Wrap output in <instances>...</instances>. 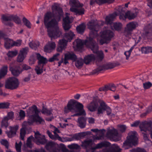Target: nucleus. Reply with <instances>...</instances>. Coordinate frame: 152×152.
Instances as JSON below:
<instances>
[{"label": "nucleus", "mask_w": 152, "mask_h": 152, "mask_svg": "<svg viewBox=\"0 0 152 152\" xmlns=\"http://www.w3.org/2000/svg\"><path fill=\"white\" fill-rule=\"evenodd\" d=\"M88 28L90 31L89 38L85 40V45L90 48L94 53H96L98 50L97 44L94 41L93 39L98 36V31L99 29V26L97 22L93 20H91L87 24Z\"/></svg>", "instance_id": "f257e3e1"}, {"label": "nucleus", "mask_w": 152, "mask_h": 152, "mask_svg": "<svg viewBox=\"0 0 152 152\" xmlns=\"http://www.w3.org/2000/svg\"><path fill=\"white\" fill-rule=\"evenodd\" d=\"M52 14L51 12L47 13L45 15L44 23L48 29V34L52 38H56L62 34L61 31L58 26V22L54 19L51 20Z\"/></svg>", "instance_id": "f03ea898"}, {"label": "nucleus", "mask_w": 152, "mask_h": 152, "mask_svg": "<svg viewBox=\"0 0 152 152\" xmlns=\"http://www.w3.org/2000/svg\"><path fill=\"white\" fill-rule=\"evenodd\" d=\"M40 112V111L35 105L29 108L27 110V114L29 117L28 123L29 124H32L34 122L39 124H43L44 122V120L38 115Z\"/></svg>", "instance_id": "7ed1b4c3"}, {"label": "nucleus", "mask_w": 152, "mask_h": 152, "mask_svg": "<svg viewBox=\"0 0 152 152\" xmlns=\"http://www.w3.org/2000/svg\"><path fill=\"white\" fill-rule=\"evenodd\" d=\"M83 105L74 100H71L68 103L67 107L64 108V111L66 113L69 111L80 112L83 108Z\"/></svg>", "instance_id": "20e7f679"}, {"label": "nucleus", "mask_w": 152, "mask_h": 152, "mask_svg": "<svg viewBox=\"0 0 152 152\" xmlns=\"http://www.w3.org/2000/svg\"><path fill=\"white\" fill-rule=\"evenodd\" d=\"M137 134L135 131L130 132L128 134L127 140L124 143L123 148L128 149L132 145H136L137 143Z\"/></svg>", "instance_id": "39448f33"}, {"label": "nucleus", "mask_w": 152, "mask_h": 152, "mask_svg": "<svg viewBox=\"0 0 152 152\" xmlns=\"http://www.w3.org/2000/svg\"><path fill=\"white\" fill-rule=\"evenodd\" d=\"M92 140H87L82 142V146L86 148H89L92 150L101 148L103 147H107L110 145V143L107 142H102L98 143L94 147H91L93 144Z\"/></svg>", "instance_id": "423d86ee"}, {"label": "nucleus", "mask_w": 152, "mask_h": 152, "mask_svg": "<svg viewBox=\"0 0 152 152\" xmlns=\"http://www.w3.org/2000/svg\"><path fill=\"white\" fill-rule=\"evenodd\" d=\"M113 33L112 31L108 29H105L100 33V36L102 39L100 40L101 45L104 43H108L113 37Z\"/></svg>", "instance_id": "0eeeda50"}, {"label": "nucleus", "mask_w": 152, "mask_h": 152, "mask_svg": "<svg viewBox=\"0 0 152 152\" xmlns=\"http://www.w3.org/2000/svg\"><path fill=\"white\" fill-rule=\"evenodd\" d=\"M72 6L70 9V10L76 13V14L81 15L84 14V10L82 7L83 4L80 3L78 0H72Z\"/></svg>", "instance_id": "6e6552de"}, {"label": "nucleus", "mask_w": 152, "mask_h": 152, "mask_svg": "<svg viewBox=\"0 0 152 152\" xmlns=\"http://www.w3.org/2000/svg\"><path fill=\"white\" fill-rule=\"evenodd\" d=\"M19 83L18 80L16 78H10L7 81L5 87L6 88L13 89L16 88L18 86Z\"/></svg>", "instance_id": "1a4fd4ad"}, {"label": "nucleus", "mask_w": 152, "mask_h": 152, "mask_svg": "<svg viewBox=\"0 0 152 152\" xmlns=\"http://www.w3.org/2000/svg\"><path fill=\"white\" fill-rule=\"evenodd\" d=\"M35 139L34 140V142L38 145L44 144L47 142L45 136L41 134L39 132H35Z\"/></svg>", "instance_id": "9d476101"}, {"label": "nucleus", "mask_w": 152, "mask_h": 152, "mask_svg": "<svg viewBox=\"0 0 152 152\" xmlns=\"http://www.w3.org/2000/svg\"><path fill=\"white\" fill-rule=\"evenodd\" d=\"M137 25V23L134 22H131L127 24L125 31V34L126 36L130 35L131 32L135 29Z\"/></svg>", "instance_id": "9b49d317"}, {"label": "nucleus", "mask_w": 152, "mask_h": 152, "mask_svg": "<svg viewBox=\"0 0 152 152\" xmlns=\"http://www.w3.org/2000/svg\"><path fill=\"white\" fill-rule=\"evenodd\" d=\"M137 15V13L136 12L134 13L131 12L129 11H128L127 12L125 13L124 15L122 14L120 16V19L124 20L126 18H128L129 20L134 19L135 18Z\"/></svg>", "instance_id": "f8f14e48"}, {"label": "nucleus", "mask_w": 152, "mask_h": 152, "mask_svg": "<svg viewBox=\"0 0 152 152\" xmlns=\"http://www.w3.org/2000/svg\"><path fill=\"white\" fill-rule=\"evenodd\" d=\"M66 16L63 19V27L65 31L68 30L71 28L70 24L72 23L73 19L69 18L68 16L69 15L68 13L66 14Z\"/></svg>", "instance_id": "ddd939ff"}, {"label": "nucleus", "mask_w": 152, "mask_h": 152, "mask_svg": "<svg viewBox=\"0 0 152 152\" xmlns=\"http://www.w3.org/2000/svg\"><path fill=\"white\" fill-rule=\"evenodd\" d=\"M83 40L77 39L73 42V47L75 50H79L81 49L84 44H85Z\"/></svg>", "instance_id": "4468645a"}, {"label": "nucleus", "mask_w": 152, "mask_h": 152, "mask_svg": "<svg viewBox=\"0 0 152 152\" xmlns=\"http://www.w3.org/2000/svg\"><path fill=\"white\" fill-rule=\"evenodd\" d=\"M121 149L116 144L112 145L110 148H105L102 150V152H121Z\"/></svg>", "instance_id": "2eb2a0df"}, {"label": "nucleus", "mask_w": 152, "mask_h": 152, "mask_svg": "<svg viewBox=\"0 0 152 152\" xmlns=\"http://www.w3.org/2000/svg\"><path fill=\"white\" fill-rule=\"evenodd\" d=\"M106 136L110 138H113L118 135L117 131L114 128L108 129L106 134Z\"/></svg>", "instance_id": "dca6fc26"}, {"label": "nucleus", "mask_w": 152, "mask_h": 152, "mask_svg": "<svg viewBox=\"0 0 152 152\" xmlns=\"http://www.w3.org/2000/svg\"><path fill=\"white\" fill-rule=\"evenodd\" d=\"M19 126L16 125L13 127H10V131L7 132V134L9 137H12L15 135L17 130L18 129Z\"/></svg>", "instance_id": "f3484780"}, {"label": "nucleus", "mask_w": 152, "mask_h": 152, "mask_svg": "<svg viewBox=\"0 0 152 152\" xmlns=\"http://www.w3.org/2000/svg\"><path fill=\"white\" fill-rule=\"evenodd\" d=\"M35 54L38 60V63L39 65L43 66L44 64H45L47 62V59L41 56L39 53H35Z\"/></svg>", "instance_id": "a211bd4d"}, {"label": "nucleus", "mask_w": 152, "mask_h": 152, "mask_svg": "<svg viewBox=\"0 0 152 152\" xmlns=\"http://www.w3.org/2000/svg\"><path fill=\"white\" fill-rule=\"evenodd\" d=\"M56 47V45L54 42H49L45 47L44 51L45 52L50 53L54 50Z\"/></svg>", "instance_id": "6ab92c4d"}, {"label": "nucleus", "mask_w": 152, "mask_h": 152, "mask_svg": "<svg viewBox=\"0 0 152 152\" xmlns=\"http://www.w3.org/2000/svg\"><path fill=\"white\" fill-rule=\"evenodd\" d=\"M114 67L111 64H108L107 65H103L99 66L94 71V73H96L102 70L107 69H112Z\"/></svg>", "instance_id": "aec40b11"}, {"label": "nucleus", "mask_w": 152, "mask_h": 152, "mask_svg": "<svg viewBox=\"0 0 152 152\" xmlns=\"http://www.w3.org/2000/svg\"><path fill=\"white\" fill-rule=\"evenodd\" d=\"M75 36V34L73 32L70 31L65 33L64 36V39H64L66 41L67 43L68 41H71Z\"/></svg>", "instance_id": "412c9836"}, {"label": "nucleus", "mask_w": 152, "mask_h": 152, "mask_svg": "<svg viewBox=\"0 0 152 152\" xmlns=\"http://www.w3.org/2000/svg\"><path fill=\"white\" fill-rule=\"evenodd\" d=\"M66 41L64 39L59 40L58 47L57 48V51L59 52H61L66 45Z\"/></svg>", "instance_id": "4be33fe9"}, {"label": "nucleus", "mask_w": 152, "mask_h": 152, "mask_svg": "<svg viewBox=\"0 0 152 152\" xmlns=\"http://www.w3.org/2000/svg\"><path fill=\"white\" fill-rule=\"evenodd\" d=\"M56 145L54 142H50L46 144L45 148L50 152H51L53 150H55L56 149Z\"/></svg>", "instance_id": "5701e85b"}, {"label": "nucleus", "mask_w": 152, "mask_h": 152, "mask_svg": "<svg viewBox=\"0 0 152 152\" xmlns=\"http://www.w3.org/2000/svg\"><path fill=\"white\" fill-rule=\"evenodd\" d=\"M100 105L103 107V109L105 110H106L107 115H110L111 116L114 115V114L111 113V109L104 102L102 101L101 102Z\"/></svg>", "instance_id": "b1692460"}, {"label": "nucleus", "mask_w": 152, "mask_h": 152, "mask_svg": "<svg viewBox=\"0 0 152 152\" xmlns=\"http://www.w3.org/2000/svg\"><path fill=\"white\" fill-rule=\"evenodd\" d=\"M96 59V57L93 54L86 56L84 59V62L86 64H89L91 62Z\"/></svg>", "instance_id": "393cba45"}, {"label": "nucleus", "mask_w": 152, "mask_h": 152, "mask_svg": "<svg viewBox=\"0 0 152 152\" xmlns=\"http://www.w3.org/2000/svg\"><path fill=\"white\" fill-rule=\"evenodd\" d=\"M117 15L116 13H114L107 16L105 18V22L107 24H111L115 17Z\"/></svg>", "instance_id": "a878e982"}, {"label": "nucleus", "mask_w": 152, "mask_h": 152, "mask_svg": "<svg viewBox=\"0 0 152 152\" xmlns=\"http://www.w3.org/2000/svg\"><path fill=\"white\" fill-rule=\"evenodd\" d=\"M12 74L14 76H18L22 73V70H21L20 67H18L15 68H11L10 69Z\"/></svg>", "instance_id": "bb28decb"}, {"label": "nucleus", "mask_w": 152, "mask_h": 152, "mask_svg": "<svg viewBox=\"0 0 152 152\" xmlns=\"http://www.w3.org/2000/svg\"><path fill=\"white\" fill-rule=\"evenodd\" d=\"M52 9L53 13H54L56 11V13H57L58 15H59V19L58 21H59L60 19L61 16L63 14V11L61 7H58L56 6H53Z\"/></svg>", "instance_id": "cd10ccee"}, {"label": "nucleus", "mask_w": 152, "mask_h": 152, "mask_svg": "<svg viewBox=\"0 0 152 152\" xmlns=\"http://www.w3.org/2000/svg\"><path fill=\"white\" fill-rule=\"evenodd\" d=\"M86 120L84 117L79 118L78 119V126L81 128H85L86 125Z\"/></svg>", "instance_id": "c85d7f7f"}, {"label": "nucleus", "mask_w": 152, "mask_h": 152, "mask_svg": "<svg viewBox=\"0 0 152 152\" xmlns=\"http://www.w3.org/2000/svg\"><path fill=\"white\" fill-rule=\"evenodd\" d=\"M114 0H91L90 4L91 5L94 4L95 2L99 4H103L107 2L111 3Z\"/></svg>", "instance_id": "c756f323"}, {"label": "nucleus", "mask_w": 152, "mask_h": 152, "mask_svg": "<svg viewBox=\"0 0 152 152\" xmlns=\"http://www.w3.org/2000/svg\"><path fill=\"white\" fill-rule=\"evenodd\" d=\"M65 56L66 58L68 60H71L73 61H75L77 59V56L72 52H68L65 54Z\"/></svg>", "instance_id": "7c9ffc66"}, {"label": "nucleus", "mask_w": 152, "mask_h": 152, "mask_svg": "<svg viewBox=\"0 0 152 152\" xmlns=\"http://www.w3.org/2000/svg\"><path fill=\"white\" fill-rule=\"evenodd\" d=\"M4 46L6 48H8L10 47L13 46V41L9 38H4Z\"/></svg>", "instance_id": "2f4dec72"}, {"label": "nucleus", "mask_w": 152, "mask_h": 152, "mask_svg": "<svg viewBox=\"0 0 152 152\" xmlns=\"http://www.w3.org/2000/svg\"><path fill=\"white\" fill-rule=\"evenodd\" d=\"M97 107V105L94 102H91L87 106L88 109L91 112L95 111Z\"/></svg>", "instance_id": "473e14b6"}, {"label": "nucleus", "mask_w": 152, "mask_h": 152, "mask_svg": "<svg viewBox=\"0 0 152 152\" xmlns=\"http://www.w3.org/2000/svg\"><path fill=\"white\" fill-rule=\"evenodd\" d=\"M7 72V66H3L0 71V79L4 77L6 75Z\"/></svg>", "instance_id": "72a5a7b5"}, {"label": "nucleus", "mask_w": 152, "mask_h": 152, "mask_svg": "<svg viewBox=\"0 0 152 152\" xmlns=\"http://www.w3.org/2000/svg\"><path fill=\"white\" fill-rule=\"evenodd\" d=\"M86 28V25L84 23L80 24L76 28L77 32L80 34H82Z\"/></svg>", "instance_id": "f704fd0d"}, {"label": "nucleus", "mask_w": 152, "mask_h": 152, "mask_svg": "<svg viewBox=\"0 0 152 152\" xmlns=\"http://www.w3.org/2000/svg\"><path fill=\"white\" fill-rule=\"evenodd\" d=\"M95 53L96 54V59L98 61H101L104 58V54L102 51H98Z\"/></svg>", "instance_id": "c9c22d12"}, {"label": "nucleus", "mask_w": 152, "mask_h": 152, "mask_svg": "<svg viewBox=\"0 0 152 152\" xmlns=\"http://www.w3.org/2000/svg\"><path fill=\"white\" fill-rule=\"evenodd\" d=\"M84 62L82 58H79L75 60V65L77 68H80L83 66Z\"/></svg>", "instance_id": "e433bc0d"}, {"label": "nucleus", "mask_w": 152, "mask_h": 152, "mask_svg": "<svg viewBox=\"0 0 152 152\" xmlns=\"http://www.w3.org/2000/svg\"><path fill=\"white\" fill-rule=\"evenodd\" d=\"M150 25L148 26V31L146 32L143 34V36L145 39H148L149 37L152 35V28L151 27Z\"/></svg>", "instance_id": "4c0bfd02"}, {"label": "nucleus", "mask_w": 152, "mask_h": 152, "mask_svg": "<svg viewBox=\"0 0 152 152\" xmlns=\"http://www.w3.org/2000/svg\"><path fill=\"white\" fill-rule=\"evenodd\" d=\"M43 65H38V66L35 67V70L37 75H40L43 72Z\"/></svg>", "instance_id": "58836bf2"}, {"label": "nucleus", "mask_w": 152, "mask_h": 152, "mask_svg": "<svg viewBox=\"0 0 152 152\" xmlns=\"http://www.w3.org/2000/svg\"><path fill=\"white\" fill-rule=\"evenodd\" d=\"M28 50L29 49L28 47H26L21 49L19 51V53L21 55L26 57V55L28 52Z\"/></svg>", "instance_id": "ea45409f"}, {"label": "nucleus", "mask_w": 152, "mask_h": 152, "mask_svg": "<svg viewBox=\"0 0 152 152\" xmlns=\"http://www.w3.org/2000/svg\"><path fill=\"white\" fill-rule=\"evenodd\" d=\"M39 42L36 41L32 42H30L29 45L30 47L32 49L36 50L39 45Z\"/></svg>", "instance_id": "a19ab883"}, {"label": "nucleus", "mask_w": 152, "mask_h": 152, "mask_svg": "<svg viewBox=\"0 0 152 152\" xmlns=\"http://www.w3.org/2000/svg\"><path fill=\"white\" fill-rule=\"evenodd\" d=\"M54 152H68V151L64 146H61L56 148L55 150H53Z\"/></svg>", "instance_id": "79ce46f5"}, {"label": "nucleus", "mask_w": 152, "mask_h": 152, "mask_svg": "<svg viewBox=\"0 0 152 152\" xmlns=\"http://www.w3.org/2000/svg\"><path fill=\"white\" fill-rule=\"evenodd\" d=\"M41 112L42 114L47 115H49L52 114V110L51 109H48L43 107Z\"/></svg>", "instance_id": "37998d69"}, {"label": "nucleus", "mask_w": 152, "mask_h": 152, "mask_svg": "<svg viewBox=\"0 0 152 152\" xmlns=\"http://www.w3.org/2000/svg\"><path fill=\"white\" fill-rule=\"evenodd\" d=\"M34 140V137L32 136L29 137L27 139L26 145L27 147L30 148H31L32 146V145L31 141Z\"/></svg>", "instance_id": "c03bdc74"}, {"label": "nucleus", "mask_w": 152, "mask_h": 152, "mask_svg": "<svg viewBox=\"0 0 152 152\" xmlns=\"http://www.w3.org/2000/svg\"><path fill=\"white\" fill-rule=\"evenodd\" d=\"M23 22L25 25L28 28H31V24L30 22L26 18L24 17L23 18Z\"/></svg>", "instance_id": "a18cd8bd"}, {"label": "nucleus", "mask_w": 152, "mask_h": 152, "mask_svg": "<svg viewBox=\"0 0 152 152\" xmlns=\"http://www.w3.org/2000/svg\"><path fill=\"white\" fill-rule=\"evenodd\" d=\"M59 55L60 54L58 53L54 55L52 57L49 58V61L52 62L54 61H58L59 60Z\"/></svg>", "instance_id": "49530a36"}, {"label": "nucleus", "mask_w": 152, "mask_h": 152, "mask_svg": "<svg viewBox=\"0 0 152 152\" xmlns=\"http://www.w3.org/2000/svg\"><path fill=\"white\" fill-rule=\"evenodd\" d=\"M25 116L26 114L24 111L22 110H20L19 112L18 119L20 120L23 119Z\"/></svg>", "instance_id": "de8ad7c7"}, {"label": "nucleus", "mask_w": 152, "mask_h": 152, "mask_svg": "<svg viewBox=\"0 0 152 152\" xmlns=\"http://www.w3.org/2000/svg\"><path fill=\"white\" fill-rule=\"evenodd\" d=\"M18 53V50H15L13 51H9L7 53V55L9 57H12L16 56Z\"/></svg>", "instance_id": "09e8293b"}, {"label": "nucleus", "mask_w": 152, "mask_h": 152, "mask_svg": "<svg viewBox=\"0 0 152 152\" xmlns=\"http://www.w3.org/2000/svg\"><path fill=\"white\" fill-rule=\"evenodd\" d=\"M8 120L7 119V117H4L1 122V127H7L8 126Z\"/></svg>", "instance_id": "8fccbe9b"}, {"label": "nucleus", "mask_w": 152, "mask_h": 152, "mask_svg": "<svg viewBox=\"0 0 152 152\" xmlns=\"http://www.w3.org/2000/svg\"><path fill=\"white\" fill-rule=\"evenodd\" d=\"M50 128L53 130V132L54 133V134L55 136H56V134H57V133H60V131L57 128H56L52 125L50 124Z\"/></svg>", "instance_id": "3c124183"}, {"label": "nucleus", "mask_w": 152, "mask_h": 152, "mask_svg": "<svg viewBox=\"0 0 152 152\" xmlns=\"http://www.w3.org/2000/svg\"><path fill=\"white\" fill-rule=\"evenodd\" d=\"M12 20H13L16 23L20 24L21 23V20L20 18L17 15H12Z\"/></svg>", "instance_id": "603ef678"}, {"label": "nucleus", "mask_w": 152, "mask_h": 152, "mask_svg": "<svg viewBox=\"0 0 152 152\" xmlns=\"http://www.w3.org/2000/svg\"><path fill=\"white\" fill-rule=\"evenodd\" d=\"M68 147L71 149H78L80 148V146L74 143L68 145Z\"/></svg>", "instance_id": "864d4df0"}, {"label": "nucleus", "mask_w": 152, "mask_h": 152, "mask_svg": "<svg viewBox=\"0 0 152 152\" xmlns=\"http://www.w3.org/2000/svg\"><path fill=\"white\" fill-rule=\"evenodd\" d=\"M22 144V142L20 141L18 143L17 142L15 143V148L17 152H21V147Z\"/></svg>", "instance_id": "5fc2aeb1"}, {"label": "nucleus", "mask_w": 152, "mask_h": 152, "mask_svg": "<svg viewBox=\"0 0 152 152\" xmlns=\"http://www.w3.org/2000/svg\"><path fill=\"white\" fill-rule=\"evenodd\" d=\"M114 28L116 30H119L122 27V25L120 23H113Z\"/></svg>", "instance_id": "6e6d98bb"}, {"label": "nucleus", "mask_w": 152, "mask_h": 152, "mask_svg": "<svg viewBox=\"0 0 152 152\" xmlns=\"http://www.w3.org/2000/svg\"><path fill=\"white\" fill-rule=\"evenodd\" d=\"M10 104L8 102H4L0 103V109L7 108L9 106Z\"/></svg>", "instance_id": "4d7b16f0"}, {"label": "nucleus", "mask_w": 152, "mask_h": 152, "mask_svg": "<svg viewBox=\"0 0 152 152\" xmlns=\"http://www.w3.org/2000/svg\"><path fill=\"white\" fill-rule=\"evenodd\" d=\"M26 134V131L24 128H22L21 129L20 135V139L22 140H24V138Z\"/></svg>", "instance_id": "13d9d810"}, {"label": "nucleus", "mask_w": 152, "mask_h": 152, "mask_svg": "<svg viewBox=\"0 0 152 152\" xmlns=\"http://www.w3.org/2000/svg\"><path fill=\"white\" fill-rule=\"evenodd\" d=\"M130 152H146V151L143 149L138 148L136 149H133L130 150Z\"/></svg>", "instance_id": "bf43d9fd"}, {"label": "nucleus", "mask_w": 152, "mask_h": 152, "mask_svg": "<svg viewBox=\"0 0 152 152\" xmlns=\"http://www.w3.org/2000/svg\"><path fill=\"white\" fill-rule=\"evenodd\" d=\"M118 127L119 130L122 133L124 132L126 129V126L124 125H118Z\"/></svg>", "instance_id": "052dcab7"}, {"label": "nucleus", "mask_w": 152, "mask_h": 152, "mask_svg": "<svg viewBox=\"0 0 152 152\" xmlns=\"http://www.w3.org/2000/svg\"><path fill=\"white\" fill-rule=\"evenodd\" d=\"M26 57L24 56L21 55L19 53L17 58V61L19 62H21L23 61Z\"/></svg>", "instance_id": "680f3d73"}, {"label": "nucleus", "mask_w": 152, "mask_h": 152, "mask_svg": "<svg viewBox=\"0 0 152 152\" xmlns=\"http://www.w3.org/2000/svg\"><path fill=\"white\" fill-rule=\"evenodd\" d=\"M5 117H7L8 120L12 119L14 118V113L13 112H10L7 113V116Z\"/></svg>", "instance_id": "e2e57ef3"}, {"label": "nucleus", "mask_w": 152, "mask_h": 152, "mask_svg": "<svg viewBox=\"0 0 152 152\" xmlns=\"http://www.w3.org/2000/svg\"><path fill=\"white\" fill-rule=\"evenodd\" d=\"M79 113H77V114H74L72 116H79V115H85L86 114V113L84 110L83 109V108L82 109L81 111L80 112H79Z\"/></svg>", "instance_id": "0e129e2a"}, {"label": "nucleus", "mask_w": 152, "mask_h": 152, "mask_svg": "<svg viewBox=\"0 0 152 152\" xmlns=\"http://www.w3.org/2000/svg\"><path fill=\"white\" fill-rule=\"evenodd\" d=\"M12 15L7 16L4 15L2 17L3 20L6 21L12 20Z\"/></svg>", "instance_id": "69168bd1"}, {"label": "nucleus", "mask_w": 152, "mask_h": 152, "mask_svg": "<svg viewBox=\"0 0 152 152\" xmlns=\"http://www.w3.org/2000/svg\"><path fill=\"white\" fill-rule=\"evenodd\" d=\"M152 85L151 83L149 82H146L143 84V87L145 89L149 88Z\"/></svg>", "instance_id": "338daca9"}, {"label": "nucleus", "mask_w": 152, "mask_h": 152, "mask_svg": "<svg viewBox=\"0 0 152 152\" xmlns=\"http://www.w3.org/2000/svg\"><path fill=\"white\" fill-rule=\"evenodd\" d=\"M0 142L2 145L5 146L7 148H8L9 144L7 140H1L0 141Z\"/></svg>", "instance_id": "774afa93"}]
</instances>
